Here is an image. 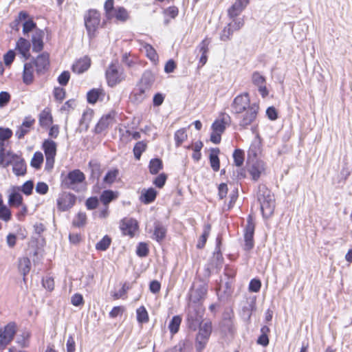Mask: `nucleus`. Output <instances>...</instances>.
Returning a JSON list of instances; mask_svg holds the SVG:
<instances>
[{
  "label": "nucleus",
  "instance_id": "obj_63",
  "mask_svg": "<svg viewBox=\"0 0 352 352\" xmlns=\"http://www.w3.org/2000/svg\"><path fill=\"white\" fill-rule=\"evenodd\" d=\"M10 100V95L7 91H1L0 92V107H3Z\"/></svg>",
  "mask_w": 352,
  "mask_h": 352
},
{
  "label": "nucleus",
  "instance_id": "obj_19",
  "mask_svg": "<svg viewBox=\"0 0 352 352\" xmlns=\"http://www.w3.org/2000/svg\"><path fill=\"white\" fill-rule=\"evenodd\" d=\"M16 49L25 59L29 58L30 49L29 41L24 38H20L16 42Z\"/></svg>",
  "mask_w": 352,
  "mask_h": 352
},
{
  "label": "nucleus",
  "instance_id": "obj_43",
  "mask_svg": "<svg viewBox=\"0 0 352 352\" xmlns=\"http://www.w3.org/2000/svg\"><path fill=\"white\" fill-rule=\"evenodd\" d=\"M118 173L119 172L118 169L109 170L103 178V183L106 184H113L116 181Z\"/></svg>",
  "mask_w": 352,
  "mask_h": 352
},
{
  "label": "nucleus",
  "instance_id": "obj_32",
  "mask_svg": "<svg viewBox=\"0 0 352 352\" xmlns=\"http://www.w3.org/2000/svg\"><path fill=\"white\" fill-rule=\"evenodd\" d=\"M33 67H36V72L38 75L44 74V54H39L32 63Z\"/></svg>",
  "mask_w": 352,
  "mask_h": 352
},
{
  "label": "nucleus",
  "instance_id": "obj_11",
  "mask_svg": "<svg viewBox=\"0 0 352 352\" xmlns=\"http://www.w3.org/2000/svg\"><path fill=\"white\" fill-rule=\"evenodd\" d=\"M248 170L254 180H257L265 170V163L263 161H252L248 165Z\"/></svg>",
  "mask_w": 352,
  "mask_h": 352
},
{
  "label": "nucleus",
  "instance_id": "obj_25",
  "mask_svg": "<svg viewBox=\"0 0 352 352\" xmlns=\"http://www.w3.org/2000/svg\"><path fill=\"white\" fill-rule=\"evenodd\" d=\"M33 65L32 63L24 65L23 72V81L26 85H30L33 81Z\"/></svg>",
  "mask_w": 352,
  "mask_h": 352
},
{
  "label": "nucleus",
  "instance_id": "obj_14",
  "mask_svg": "<svg viewBox=\"0 0 352 352\" xmlns=\"http://www.w3.org/2000/svg\"><path fill=\"white\" fill-rule=\"evenodd\" d=\"M210 43V40L208 38H206L204 39L197 47L196 50L199 52L201 54L199 58V63L201 66L204 65L208 60V53L209 52V45Z\"/></svg>",
  "mask_w": 352,
  "mask_h": 352
},
{
  "label": "nucleus",
  "instance_id": "obj_52",
  "mask_svg": "<svg viewBox=\"0 0 352 352\" xmlns=\"http://www.w3.org/2000/svg\"><path fill=\"white\" fill-rule=\"evenodd\" d=\"M113 0H107L104 5V8L106 12L107 19H110L113 18V12L116 8L113 6Z\"/></svg>",
  "mask_w": 352,
  "mask_h": 352
},
{
  "label": "nucleus",
  "instance_id": "obj_47",
  "mask_svg": "<svg viewBox=\"0 0 352 352\" xmlns=\"http://www.w3.org/2000/svg\"><path fill=\"white\" fill-rule=\"evenodd\" d=\"M234 164L236 166H241L244 162V152L241 149H236L233 153Z\"/></svg>",
  "mask_w": 352,
  "mask_h": 352
},
{
  "label": "nucleus",
  "instance_id": "obj_23",
  "mask_svg": "<svg viewBox=\"0 0 352 352\" xmlns=\"http://www.w3.org/2000/svg\"><path fill=\"white\" fill-rule=\"evenodd\" d=\"M31 262L29 258L23 257L19 259L18 269L19 272L23 276V280H25V276L30 272Z\"/></svg>",
  "mask_w": 352,
  "mask_h": 352
},
{
  "label": "nucleus",
  "instance_id": "obj_22",
  "mask_svg": "<svg viewBox=\"0 0 352 352\" xmlns=\"http://www.w3.org/2000/svg\"><path fill=\"white\" fill-rule=\"evenodd\" d=\"M229 120V116H224L221 119L216 120L212 125V131L222 134L224 132L226 126L228 125Z\"/></svg>",
  "mask_w": 352,
  "mask_h": 352
},
{
  "label": "nucleus",
  "instance_id": "obj_39",
  "mask_svg": "<svg viewBox=\"0 0 352 352\" xmlns=\"http://www.w3.org/2000/svg\"><path fill=\"white\" fill-rule=\"evenodd\" d=\"M144 50L146 52L147 57L153 62L158 60V56L155 50L149 44L144 43L142 45Z\"/></svg>",
  "mask_w": 352,
  "mask_h": 352
},
{
  "label": "nucleus",
  "instance_id": "obj_50",
  "mask_svg": "<svg viewBox=\"0 0 352 352\" xmlns=\"http://www.w3.org/2000/svg\"><path fill=\"white\" fill-rule=\"evenodd\" d=\"M43 161V155L41 152H36L31 160L30 164L32 167L38 168Z\"/></svg>",
  "mask_w": 352,
  "mask_h": 352
},
{
  "label": "nucleus",
  "instance_id": "obj_48",
  "mask_svg": "<svg viewBox=\"0 0 352 352\" xmlns=\"http://www.w3.org/2000/svg\"><path fill=\"white\" fill-rule=\"evenodd\" d=\"M19 187L21 192L25 196H30L34 189V182L32 180H28Z\"/></svg>",
  "mask_w": 352,
  "mask_h": 352
},
{
  "label": "nucleus",
  "instance_id": "obj_36",
  "mask_svg": "<svg viewBox=\"0 0 352 352\" xmlns=\"http://www.w3.org/2000/svg\"><path fill=\"white\" fill-rule=\"evenodd\" d=\"M87 223V216L85 212H80L74 218L72 225L76 228L84 227Z\"/></svg>",
  "mask_w": 352,
  "mask_h": 352
},
{
  "label": "nucleus",
  "instance_id": "obj_49",
  "mask_svg": "<svg viewBox=\"0 0 352 352\" xmlns=\"http://www.w3.org/2000/svg\"><path fill=\"white\" fill-rule=\"evenodd\" d=\"M149 252L148 245L146 243L140 242L136 248V254L140 257H146Z\"/></svg>",
  "mask_w": 352,
  "mask_h": 352
},
{
  "label": "nucleus",
  "instance_id": "obj_61",
  "mask_svg": "<svg viewBox=\"0 0 352 352\" xmlns=\"http://www.w3.org/2000/svg\"><path fill=\"white\" fill-rule=\"evenodd\" d=\"M9 195L8 198H23L21 195V190L19 186H12L9 190Z\"/></svg>",
  "mask_w": 352,
  "mask_h": 352
},
{
  "label": "nucleus",
  "instance_id": "obj_24",
  "mask_svg": "<svg viewBox=\"0 0 352 352\" xmlns=\"http://www.w3.org/2000/svg\"><path fill=\"white\" fill-rule=\"evenodd\" d=\"M189 328L195 330L201 323L202 317L197 312H190L187 318Z\"/></svg>",
  "mask_w": 352,
  "mask_h": 352
},
{
  "label": "nucleus",
  "instance_id": "obj_31",
  "mask_svg": "<svg viewBox=\"0 0 352 352\" xmlns=\"http://www.w3.org/2000/svg\"><path fill=\"white\" fill-rule=\"evenodd\" d=\"M30 338V333L25 330L17 336L16 342L21 348H25L29 346Z\"/></svg>",
  "mask_w": 352,
  "mask_h": 352
},
{
  "label": "nucleus",
  "instance_id": "obj_28",
  "mask_svg": "<svg viewBox=\"0 0 352 352\" xmlns=\"http://www.w3.org/2000/svg\"><path fill=\"white\" fill-rule=\"evenodd\" d=\"M113 18H116L118 21L124 22L129 18L127 10L123 7H117L113 12Z\"/></svg>",
  "mask_w": 352,
  "mask_h": 352
},
{
  "label": "nucleus",
  "instance_id": "obj_38",
  "mask_svg": "<svg viewBox=\"0 0 352 352\" xmlns=\"http://www.w3.org/2000/svg\"><path fill=\"white\" fill-rule=\"evenodd\" d=\"M137 320L139 323H146L148 322L149 318L148 312L144 306L140 307L136 310Z\"/></svg>",
  "mask_w": 352,
  "mask_h": 352
},
{
  "label": "nucleus",
  "instance_id": "obj_56",
  "mask_svg": "<svg viewBox=\"0 0 352 352\" xmlns=\"http://www.w3.org/2000/svg\"><path fill=\"white\" fill-rule=\"evenodd\" d=\"M12 131L9 128L0 127V140L2 142L9 140L12 136Z\"/></svg>",
  "mask_w": 352,
  "mask_h": 352
},
{
  "label": "nucleus",
  "instance_id": "obj_54",
  "mask_svg": "<svg viewBox=\"0 0 352 352\" xmlns=\"http://www.w3.org/2000/svg\"><path fill=\"white\" fill-rule=\"evenodd\" d=\"M252 80L254 85L259 87L263 84H265V78L259 72H255L252 74Z\"/></svg>",
  "mask_w": 352,
  "mask_h": 352
},
{
  "label": "nucleus",
  "instance_id": "obj_9",
  "mask_svg": "<svg viewBox=\"0 0 352 352\" xmlns=\"http://www.w3.org/2000/svg\"><path fill=\"white\" fill-rule=\"evenodd\" d=\"M106 78L109 86L113 87L123 78L122 73L118 70V64L112 63L106 71Z\"/></svg>",
  "mask_w": 352,
  "mask_h": 352
},
{
  "label": "nucleus",
  "instance_id": "obj_46",
  "mask_svg": "<svg viewBox=\"0 0 352 352\" xmlns=\"http://www.w3.org/2000/svg\"><path fill=\"white\" fill-rule=\"evenodd\" d=\"M37 30L36 23L32 19H29L23 23V33L27 34L29 32Z\"/></svg>",
  "mask_w": 352,
  "mask_h": 352
},
{
  "label": "nucleus",
  "instance_id": "obj_30",
  "mask_svg": "<svg viewBox=\"0 0 352 352\" xmlns=\"http://www.w3.org/2000/svg\"><path fill=\"white\" fill-rule=\"evenodd\" d=\"M197 336L209 339L212 332V324L210 322H206L204 324H200Z\"/></svg>",
  "mask_w": 352,
  "mask_h": 352
},
{
  "label": "nucleus",
  "instance_id": "obj_1",
  "mask_svg": "<svg viewBox=\"0 0 352 352\" xmlns=\"http://www.w3.org/2000/svg\"><path fill=\"white\" fill-rule=\"evenodd\" d=\"M85 174L78 169L72 170L62 179V186L65 188L71 189L76 192L84 190Z\"/></svg>",
  "mask_w": 352,
  "mask_h": 352
},
{
  "label": "nucleus",
  "instance_id": "obj_26",
  "mask_svg": "<svg viewBox=\"0 0 352 352\" xmlns=\"http://www.w3.org/2000/svg\"><path fill=\"white\" fill-rule=\"evenodd\" d=\"M182 320V317L179 315L174 316L170 320L168 327L172 336H174L179 331Z\"/></svg>",
  "mask_w": 352,
  "mask_h": 352
},
{
  "label": "nucleus",
  "instance_id": "obj_33",
  "mask_svg": "<svg viewBox=\"0 0 352 352\" xmlns=\"http://www.w3.org/2000/svg\"><path fill=\"white\" fill-rule=\"evenodd\" d=\"M12 217L9 208L3 204V199H0V219L8 221Z\"/></svg>",
  "mask_w": 352,
  "mask_h": 352
},
{
  "label": "nucleus",
  "instance_id": "obj_59",
  "mask_svg": "<svg viewBox=\"0 0 352 352\" xmlns=\"http://www.w3.org/2000/svg\"><path fill=\"white\" fill-rule=\"evenodd\" d=\"M15 58V53L10 50L3 55V61L6 66H10Z\"/></svg>",
  "mask_w": 352,
  "mask_h": 352
},
{
  "label": "nucleus",
  "instance_id": "obj_27",
  "mask_svg": "<svg viewBox=\"0 0 352 352\" xmlns=\"http://www.w3.org/2000/svg\"><path fill=\"white\" fill-rule=\"evenodd\" d=\"M149 91L147 89L139 85L138 88L135 89L133 94V97L137 103L142 102L147 96V93Z\"/></svg>",
  "mask_w": 352,
  "mask_h": 352
},
{
  "label": "nucleus",
  "instance_id": "obj_45",
  "mask_svg": "<svg viewBox=\"0 0 352 352\" xmlns=\"http://www.w3.org/2000/svg\"><path fill=\"white\" fill-rule=\"evenodd\" d=\"M187 138V133L185 129H180L175 133V140L177 146H179Z\"/></svg>",
  "mask_w": 352,
  "mask_h": 352
},
{
  "label": "nucleus",
  "instance_id": "obj_18",
  "mask_svg": "<svg viewBox=\"0 0 352 352\" xmlns=\"http://www.w3.org/2000/svg\"><path fill=\"white\" fill-rule=\"evenodd\" d=\"M43 32L41 30H36L32 36V50L35 52H39L43 47Z\"/></svg>",
  "mask_w": 352,
  "mask_h": 352
},
{
  "label": "nucleus",
  "instance_id": "obj_10",
  "mask_svg": "<svg viewBox=\"0 0 352 352\" xmlns=\"http://www.w3.org/2000/svg\"><path fill=\"white\" fill-rule=\"evenodd\" d=\"M208 292V285L206 283H201L195 287H192L190 289L189 298L194 303H197L204 300Z\"/></svg>",
  "mask_w": 352,
  "mask_h": 352
},
{
  "label": "nucleus",
  "instance_id": "obj_4",
  "mask_svg": "<svg viewBox=\"0 0 352 352\" xmlns=\"http://www.w3.org/2000/svg\"><path fill=\"white\" fill-rule=\"evenodd\" d=\"M16 332V325L14 322H9L3 329L0 328V349H4L13 340Z\"/></svg>",
  "mask_w": 352,
  "mask_h": 352
},
{
  "label": "nucleus",
  "instance_id": "obj_58",
  "mask_svg": "<svg viewBox=\"0 0 352 352\" xmlns=\"http://www.w3.org/2000/svg\"><path fill=\"white\" fill-rule=\"evenodd\" d=\"M261 287V282L259 279L253 278L249 284V290L252 292H258Z\"/></svg>",
  "mask_w": 352,
  "mask_h": 352
},
{
  "label": "nucleus",
  "instance_id": "obj_57",
  "mask_svg": "<svg viewBox=\"0 0 352 352\" xmlns=\"http://www.w3.org/2000/svg\"><path fill=\"white\" fill-rule=\"evenodd\" d=\"M157 196V191L153 188L148 189L143 188L141 190V195L140 198H155Z\"/></svg>",
  "mask_w": 352,
  "mask_h": 352
},
{
  "label": "nucleus",
  "instance_id": "obj_12",
  "mask_svg": "<svg viewBox=\"0 0 352 352\" xmlns=\"http://www.w3.org/2000/svg\"><path fill=\"white\" fill-rule=\"evenodd\" d=\"M250 3V0H235L234 3L228 10L230 18H235L240 15Z\"/></svg>",
  "mask_w": 352,
  "mask_h": 352
},
{
  "label": "nucleus",
  "instance_id": "obj_55",
  "mask_svg": "<svg viewBox=\"0 0 352 352\" xmlns=\"http://www.w3.org/2000/svg\"><path fill=\"white\" fill-rule=\"evenodd\" d=\"M233 33V30L231 28V24L226 26L220 35V39L223 41H226L230 39V36Z\"/></svg>",
  "mask_w": 352,
  "mask_h": 352
},
{
  "label": "nucleus",
  "instance_id": "obj_62",
  "mask_svg": "<svg viewBox=\"0 0 352 352\" xmlns=\"http://www.w3.org/2000/svg\"><path fill=\"white\" fill-rule=\"evenodd\" d=\"M71 302L74 306L78 307L84 304L83 297L80 294H75L71 298Z\"/></svg>",
  "mask_w": 352,
  "mask_h": 352
},
{
  "label": "nucleus",
  "instance_id": "obj_5",
  "mask_svg": "<svg viewBox=\"0 0 352 352\" xmlns=\"http://www.w3.org/2000/svg\"><path fill=\"white\" fill-rule=\"evenodd\" d=\"M251 105L248 94H240L235 97L231 104V111L235 114L242 113Z\"/></svg>",
  "mask_w": 352,
  "mask_h": 352
},
{
  "label": "nucleus",
  "instance_id": "obj_6",
  "mask_svg": "<svg viewBox=\"0 0 352 352\" xmlns=\"http://www.w3.org/2000/svg\"><path fill=\"white\" fill-rule=\"evenodd\" d=\"M255 225L253 222L252 217L249 215L247 219V224L244 230V247L245 251L251 250L254 246V234Z\"/></svg>",
  "mask_w": 352,
  "mask_h": 352
},
{
  "label": "nucleus",
  "instance_id": "obj_37",
  "mask_svg": "<svg viewBox=\"0 0 352 352\" xmlns=\"http://www.w3.org/2000/svg\"><path fill=\"white\" fill-rule=\"evenodd\" d=\"M154 81L153 76L150 72H145L140 81V85L150 90L151 87Z\"/></svg>",
  "mask_w": 352,
  "mask_h": 352
},
{
  "label": "nucleus",
  "instance_id": "obj_44",
  "mask_svg": "<svg viewBox=\"0 0 352 352\" xmlns=\"http://www.w3.org/2000/svg\"><path fill=\"white\" fill-rule=\"evenodd\" d=\"M89 167L91 170L92 177L99 179L101 175L100 164L95 160L90 161L89 163Z\"/></svg>",
  "mask_w": 352,
  "mask_h": 352
},
{
  "label": "nucleus",
  "instance_id": "obj_3",
  "mask_svg": "<svg viewBox=\"0 0 352 352\" xmlns=\"http://www.w3.org/2000/svg\"><path fill=\"white\" fill-rule=\"evenodd\" d=\"M259 107L256 103H252L243 113L239 120V126L241 129H245L250 126L257 117Z\"/></svg>",
  "mask_w": 352,
  "mask_h": 352
},
{
  "label": "nucleus",
  "instance_id": "obj_42",
  "mask_svg": "<svg viewBox=\"0 0 352 352\" xmlns=\"http://www.w3.org/2000/svg\"><path fill=\"white\" fill-rule=\"evenodd\" d=\"M111 243V238L109 236L105 235L100 241L96 243V249L97 250L105 251L109 248Z\"/></svg>",
  "mask_w": 352,
  "mask_h": 352
},
{
  "label": "nucleus",
  "instance_id": "obj_51",
  "mask_svg": "<svg viewBox=\"0 0 352 352\" xmlns=\"http://www.w3.org/2000/svg\"><path fill=\"white\" fill-rule=\"evenodd\" d=\"M102 91L99 89H91L87 93V101L90 104H94L97 102Z\"/></svg>",
  "mask_w": 352,
  "mask_h": 352
},
{
  "label": "nucleus",
  "instance_id": "obj_17",
  "mask_svg": "<svg viewBox=\"0 0 352 352\" xmlns=\"http://www.w3.org/2000/svg\"><path fill=\"white\" fill-rule=\"evenodd\" d=\"M91 65V60L88 56L80 58L72 66V70L76 74H82L87 71Z\"/></svg>",
  "mask_w": 352,
  "mask_h": 352
},
{
  "label": "nucleus",
  "instance_id": "obj_2",
  "mask_svg": "<svg viewBox=\"0 0 352 352\" xmlns=\"http://www.w3.org/2000/svg\"><path fill=\"white\" fill-rule=\"evenodd\" d=\"M85 25L90 38L95 36L100 22V14L96 10H89L84 16Z\"/></svg>",
  "mask_w": 352,
  "mask_h": 352
},
{
  "label": "nucleus",
  "instance_id": "obj_8",
  "mask_svg": "<svg viewBox=\"0 0 352 352\" xmlns=\"http://www.w3.org/2000/svg\"><path fill=\"white\" fill-rule=\"evenodd\" d=\"M120 228L123 235L133 237L138 229V223L135 219L124 218L120 221Z\"/></svg>",
  "mask_w": 352,
  "mask_h": 352
},
{
  "label": "nucleus",
  "instance_id": "obj_41",
  "mask_svg": "<svg viewBox=\"0 0 352 352\" xmlns=\"http://www.w3.org/2000/svg\"><path fill=\"white\" fill-rule=\"evenodd\" d=\"M76 199H58L57 206L61 211H67L75 204Z\"/></svg>",
  "mask_w": 352,
  "mask_h": 352
},
{
  "label": "nucleus",
  "instance_id": "obj_21",
  "mask_svg": "<svg viewBox=\"0 0 352 352\" xmlns=\"http://www.w3.org/2000/svg\"><path fill=\"white\" fill-rule=\"evenodd\" d=\"M166 228L160 223H155L154 226V231L153 234V239L157 242L162 241L166 235Z\"/></svg>",
  "mask_w": 352,
  "mask_h": 352
},
{
  "label": "nucleus",
  "instance_id": "obj_29",
  "mask_svg": "<svg viewBox=\"0 0 352 352\" xmlns=\"http://www.w3.org/2000/svg\"><path fill=\"white\" fill-rule=\"evenodd\" d=\"M219 153V148H213L210 154V163L214 171H218L220 168L219 159L218 157Z\"/></svg>",
  "mask_w": 352,
  "mask_h": 352
},
{
  "label": "nucleus",
  "instance_id": "obj_13",
  "mask_svg": "<svg viewBox=\"0 0 352 352\" xmlns=\"http://www.w3.org/2000/svg\"><path fill=\"white\" fill-rule=\"evenodd\" d=\"M18 156L10 151H6L5 148H2L0 149V167L7 168L10 165H12Z\"/></svg>",
  "mask_w": 352,
  "mask_h": 352
},
{
  "label": "nucleus",
  "instance_id": "obj_40",
  "mask_svg": "<svg viewBox=\"0 0 352 352\" xmlns=\"http://www.w3.org/2000/svg\"><path fill=\"white\" fill-rule=\"evenodd\" d=\"M147 147L146 143L144 141L138 142L133 148V153L136 160H140L143 152Z\"/></svg>",
  "mask_w": 352,
  "mask_h": 352
},
{
  "label": "nucleus",
  "instance_id": "obj_60",
  "mask_svg": "<svg viewBox=\"0 0 352 352\" xmlns=\"http://www.w3.org/2000/svg\"><path fill=\"white\" fill-rule=\"evenodd\" d=\"M76 107V102L74 100H67L60 108V111L64 113H67L71 110L74 109Z\"/></svg>",
  "mask_w": 352,
  "mask_h": 352
},
{
  "label": "nucleus",
  "instance_id": "obj_53",
  "mask_svg": "<svg viewBox=\"0 0 352 352\" xmlns=\"http://www.w3.org/2000/svg\"><path fill=\"white\" fill-rule=\"evenodd\" d=\"M208 340L209 339L208 338L197 336L195 340V348L197 352H201L204 349L208 342Z\"/></svg>",
  "mask_w": 352,
  "mask_h": 352
},
{
  "label": "nucleus",
  "instance_id": "obj_7",
  "mask_svg": "<svg viewBox=\"0 0 352 352\" xmlns=\"http://www.w3.org/2000/svg\"><path fill=\"white\" fill-rule=\"evenodd\" d=\"M56 148L57 144L54 141L45 140V169H52L54 167Z\"/></svg>",
  "mask_w": 352,
  "mask_h": 352
},
{
  "label": "nucleus",
  "instance_id": "obj_35",
  "mask_svg": "<svg viewBox=\"0 0 352 352\" xmlns=\"http://www.w3.org/2000/svg\"><path fill=\"white\" fill-rule=\"evenodd\" d=\"M163 165L162 162L159 158H154L150 161L149 163V171L151 174H157L161 169H162Z\"/></svg>",
  "mask_w": 352,
  "mask_h": 352
},
{
  "label": "nucleus",
  "instance_id": "obj_20",
  "mask_svg": "<svg viewBox=\"0 0 352 352\" xmlns=\"http://www.w3.org/2000/svg\"><path fill=\"white\" fill-rule=\"evenodd\" d=\"M12 171L17 176H23L26 173V164L21 157L18 156L12 164Z\"/></svg>",
  "mask_w": 352,
  "mask_h": 352
},
{
  "label": "nucleus",
  "instance_id": "obj_16",
  "mask_svg": "<svg viewBox=\"0 0 352 352\" xmlns=\"http://www.w3.org/2000/svg\"><path fill=\"white\" fill-rule=\"evenodd\" d=\"M114 113H109L102 116L98 121L96 126L95 131L97 133H100L105 129H107L109 125H111L113 121Z\"/></svg>",
  "mask_w": 352,
  "mask_h": 352
},
{
  "label": "nucleus",
  "instance_id": "obj_15",
  "mask_svg": "<svg viewBox=\"0 0 352 352\" xmlns=\"http://www.w3.org/2000/svg\"><path fill=\"white\" fill-rule=\"evenodd\" d=\"M263 217L270 218L274 213L275 208V199H263L260 202Z\"/></svg>",
  "mask_w": 352,
  "mask_h": 352
},
{
  "label": "nucleus",
  "instance_id": "obj_34",
  "mask_svg": "<svg viewBox=\"0 0 352 352\" xmlns=\"http://www.w3.org/2000/svg\"><path fill=\"white\" fill-rule=\"evenodd\" d=\"M211 226L209 223L205 224L204 227V232L200 237V239L197 245V248H203L206 243L207 239L210 234Z\"/></svg>",
  "mask_w": 352,
  "mask_h": 352
},
{
  "label": "nucleus",
  "instance_id": "obj_64",
  "mask_svg": "<svg viewBox=\"0 0 352 352\" xmlns=\"http://www.w3.org/2000/svg\"><path fill=\"white\" fill-rule=\"evenodd\" d=\"M67 352H74L76 350V343L72 335H69L66 344Z\"/></svg>",
  "mask_w": 352,
  "mask_h": 352
}]
</instances>
